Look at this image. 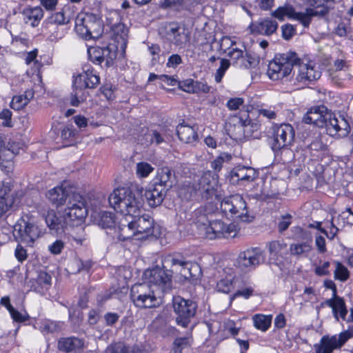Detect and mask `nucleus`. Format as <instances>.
Here are the masks:
<instances>
[{"label":"nucleus","mask_w":353,"mask_h":353,"mask_svg":"<svg viewBox=\"0 0 353 353\" xmlns=\"http://www.w3.org/2000/svg\"><path fill=\"white\" fill-rule=\"evenodd\" d=\"M112 208L123 215L119 222L118 239L122 241L138 236V239L160 235L159 228L147 214H141L143 201L142 188L131 185L117 188L109 196Z\"/></svg>","instance_id":"obj_1"},{"label":"nucleus","mask_w":353,"mask_h":353,"mask_svg":"<svg viewBox=\"0 0 353 353\" xmlns=\"http://www.w3.org/2000/svg\"><path fill=\"white\" fill-rule=\"evenodd\" d=\"M88 208L85 201L81 195H74L63 211L61 216H57L53 212H48L46 223L52 233L61 234L68 226L73 227L85 218Z\"/></svg>","instance_id":"obj_2"},{"label":"nucleus","mask_w":353,"mask_h":353,"mask_svg":"<svg viewBox=\"0 0 353 353\" xmlns=\"http://www.w3.org/2000/svg\"><path fill=\"white\" fill-rule=\"evenodd\" d=\"M301 61L298 54L294 51L275 54L269 62L267 75L272 81L289 82L294 74L293 68Z\"/></svg>","instance_id":"obj_3"},{"label":"nucleus","mask_w":353,"mask_h":353,"mask_svg":"<svg viewBox=\"0 0 353 353\" xmlns=\"http://www.w3.org/2000/svg\"><path fill=\"white\" fill-rule=\"evenodd\" d=\"M77 33L85 40L98 39L103 32L100 17L90 13L79 14L75 20Z\"/></svg>","instance_id":"obj_4"},{"label":"nucleus","mask_w":353,"mask_h":353,"mask_svg":"<svg viewBox=\"0 0 353 353\" xmlns=\"http://www.w3.org/2000/svg\"><path fill=\"white\" fill-rule=\"evenodd\" d=\"M130 296L134 305L140 308L156 307L161 303V294L146 282L133 285Z\"/></svg>","instance_id":"obj_5"},{"label":"nucleus","mask_w":353,"mask_h":353,"mask_svg":"<svg viewBox=\"0 0 353 353\" xmlns=\"http://www.w3.org/2000/svg\"><path fill=\"white\" fill-rule=\"evenodd\" d=\"M221 210L226 216H230L238 221L250 223L254 216L249 212L247 204L240 194L225 197L221 202Z\"/></svg>","instance_id":"obj_6"},{"label":"nucleus","mask_w":353,"mask_h":353,"mask_svg":"<svg viewBox=\"0 0 353 353\" xmlns=\"http://www.w3.org/2000/svg\"><path fill=\"white\" fill-rule=\"evenodd\" d=\"M41 231L33 219L28 215L22 216L13 226V235L17 241L32 246Z\"/></svg>","instance_id":"obj_7"},{"label":"nucleus","mask_w":353,"mask_h":353,"mask_svg":"<svg viewBox=\"0 0 353 353\" xmlns=\"http://www.w3.org/2000/svg\"><path fill=\"white\" fill-rule=\"evenodd\" d=\"M156 266L152 269L146 270L143 277L145 282L152 285L159 294L170 291L172 287V273L165 268Z\"/></svg>","instance_id":"obj_8"},{"label":"nucleus","mask_w":353,"mask_h":353,"mask_svg":"<svg viewBox=\"0 0 353 353\" xmlns=\"http://www.w3.org/2000/svg\"><path fill=\"white\" fill-rule=\"evenodd\" d=\"M172 307L176 324L183 327H188L196 316L198 304L192 299L176 296L172 299Z\"/></svg>","instance_id":"obj_9"},{"label":"nucleus","mask_w":353,"mask_h":353,"mask_svg":"<svg viewBox=\"0 0 353 353\" xmlns=\"http://www.w3.org/2000/svg\"><path fill=\"white\" fill-rule=\"evenodd\" d=\"M294 128L288 123H282L280 125L272 126V139L271 148L274 152L285 149L291 145L294 139Z\"/></svg>","instance_id":"obj_10"},{"label":"nucleus","mask_w":353,"mask_h":353,"mask_svg":"<svg viewBox=\"0 0 353 353\" xmlns=\"http://www.w3.org/2000/svg\"><path fill=\"white\" fill-rule=\"evenodd\" d=\"M265 261L263 251L258 247L249 248L239 253L236 259V266L242 271L250 272Z\"/></svg>","instance_id":"obj_11"},{"label":"nucleus","mask_w":353,"mask_h":353,"mask_svg":"<svg viewBox=\"0 0 353 353\" xmlns=\"http://www.w3.org/2000/svg\"><path fill=\"white\" fill-rule=\"evenodd\" d=\"M352 337L348 332H343L339 335H325L321 337L319 343L314 345L316 353H332L336 349H340Z\"/></svg>","instance_id":"obj_12"},{"label":"nucleus","mask_w":353,"mask_h":353,"mask_svg":"<svg viewBox=\"0 0 353 353\" xmlns=\"http://www.w3.org/2000/svg\"><path fill=\"white\" fill-rule=\"evenodd\" d=\"M238 232L236 225L230 223L225 224L219 219H213L210 227L203 235L206 239L213 240L221 238H234Z\"/></svg>","instance_id":"obj_13"},{"label":"nucleus","mask_w":353,"mask_h":353,"mask_svg":"<svg viewBox=\"0 0 353 353\" xmlns=\"http://www.w3.org/2000/svg\"><path fill=\"white\" fill-rule=\"evenodd\" d=\"M326 132L331 137L343 138L348 135L350 132L349 123L343 117L336 118L334 115L329 113L325 123L323 124Z\"/></svg>","instance_id":"obj_14"},{"label":"nucleus","mask_w":353,"mask_h":353,"mask_svg":"<svg viewBox=\"0 0 353 353\" xmlns=\"http://www.w3.org/2000/svg\"><path fill=\"white\" fill-rule=\"evenodd\" d=\"M73 86L80 89H94L100 83V77L90 66L85 65L82 72L73 76Z\"/></svg>","instance_id":"obj_15"},{"label":"nucleus","mask_w":353,"mask_h":353,"mask_svg":"<svg viewBox=\"0 0 353 353\" xmlns=\"http://www.w3.org/2000/svg\"><path fill=\"white\" fill-rule=\"evenodd\" d=\"M271 17L279 21L285 19L299 21L305 28L308 27V18L303 12H296L294 8L290 3H285L279 6L271 12Z\"/></svg>","instance_id":"obj_16"},{"label":"nucleus","mask_w":353,"mask_h":353,"mask_svg":"<svg viewBox=\"0 0 353 353\" xmlns=\"http://www.w3.org/2000/svg\"><path fill=\"white\" fill-rule=\"evenodd\" d=\"M163 264L165 268L179 267L181 268L179 273L185 279L195 276L193 271H196L199 269L196 263H192L182 258L178 259L172 255L166 256L163 259Z\"/></svg>","instance_id":"obj_17"},{"label":"nucleus","mask_w":353,"mask_h":353,"mask_svg":"<svg viewBox=\"0 0 353 353\" xmlns=\"http://www.w3.org/2000/svg\"><path fill=\"white\" fill-rule=\"evenodd\" d=\"M218 181L210 171L205 172L199 179V191L206 200L217 197Z\"/></svg>","instance_id":"obj_18"},{"label":"nucleus","mask_w":353,"mask_h":353,"mask_svg":"<svg viewBox=\"0 0 353 353\" xmlns=\"http://www.w3.org/2000/svg\"><path fill=\"white\" fill-rule=\"evenodd\" d=\"M214 212L211 206L205 205L196 209L193 212V218L199 233L203 236L205 230L210 227L213 221Z\"/></svg>","instance_id":"obj_19"},{"label":"nucleus","mask_w":353,"mask_h":353,"mask_svg":"<svg viewBox=\"0 0 353 353\" xmlns=\"http://www.w3.org/2000/svg\"><path fill=\"white\" fill-rule=\"evenodd\" d=\"M248 28L252 34L270 37L276 32L279 23L272 18L265 17L252 22Z\"/></svg>","instance_id":"obj_20"},{"label":"nucleus","mask_w":353,"mask_h":353,"mask_svg":"<svg viewBox=\"0 0 353 353\" xmlns=\"http://www.w3.org/2000/svg\"><path fill=\"white\" fill-rule=\"evenodd\" d=\"M295 67L298 68V72L294 79V84L296 83L307 84L321 77V72L319 70L315 69L314 65L312 63H303L301 61Z\"/></svg>","instance_id":"obj_21"},{"label":"nucleus","mask_w":353,"mask_h":353,"mask_svg":"<svg viewBox=\"0 0 353 353\" xmlns=\"http://www.w3.org/2000/svg\"><path fill=\"white\" fill-rule=\"evenodd\" d=\"M74 195H80L78 193L71 192V191L63 186H57L48 192L47 196L49 201L55 206L59 207L63 204L68 203Z\"/></svg>","instance_id":"obj_22"},{"label":"nucleus","mask_w":353,"mask_h":353,"mask_svg":"<svg viewBox=\"0 0 353 353\" xmlns=\"http://www.w3.org/2000/svg\"><path fill=\"white\" fill-rule=\"evenodd\" d=\"M175 182L174 172L167 166L159 168L156 176L152 181L157 186H161L162 189L167 192L174 185Z\"/></svg>","instance_id":"obj_23"},{"label":"nucleus","mask_w":353,"mask_h":353,"mask_svg":"<svg viewBox=\"0 0 353 353\" xmlns=\"http://www.w3.org/2000/svg\"><path fill=\"white\" fill-rule=\"evenodd\" d=\"M9 148H6L0 140V168L2 170L9 172L12 169V159L14 154H17L21 148L20 143L15 145L14 143L9 142Z\"/></svg>","instance_id":"obj_24"},{"label":"nucleus","mask_w":353,"mask_h":353,"mask_svg":"<svg viewBox=\"0 0 353 353\" xmlns=\"http://www.w3.org/2000/svg\"><path fill=\"white\" fill-rule=\"evenodd\" d=\"M327 108L323 106H314L311 108L303 117V122L307 124H313L318 128H323L329 113H325Z\"/></svg>","instance_id":"obj_25"},{"label":"nucleus","mask_w":353,"mask_h":353,"mask_svg":"<svg viewBox=\"0 0 353 353\" xmlns=\"http://www.w3.org/2000/svg\"><path fill=\"white\" fill-rule=\"evenodd\" d=\"M258 176L257 171L250 166L237 165L231 171L230 180L235 182H252Z\"/></svg>","instance_id":"obj_26"},{"label":"nucleus","mask_w":353,"mask_h":353,"mask_svg":"<svg viewBox=\"0 0 353 353\" xmlns=\"http://www.w3.org/2000/svg\"><path fill=\"white\" fill-rule=\"evenodd\" d=\"M83 348L84 342L78 337H63L58 341V349L66 353H81Z\"/></svg>","instance_id":"obj_27"},{"label":"nucleus","mask_w":353,"mask_h":353,"mask_svg":"<svg viewBox=\"0 0 353 353\" xmlns=\"http://www.w3.org/2000/svg\"><path fill=\"white\" fill-rule=\"evenodd\" d=\"M322 305L332 308L333 316L337 321H339V318L345 320L347 310L343 298L336 295L326 299Z\"/></svg>","instance_id":"obj_28"},{"label":"nucleus","mask_w":353,"mask_h":353,"mask_svg":"<svg viewBox=\"0 0 353 353\" xmlns=\"http://www.w3.org/2000/svg\"><path fill=\"white\" fill-rule=\"evenodd\" d=\"M167 192L162 189L161 186H157L151 183L145 191L144 196L148 203L152 207H157L161 204L165 199Z\"/></svg>","instance_id":"obj_29"},{"label":"nucleus","mask_w":353,"mask_h":353,"mask_svg":"<svg viewBox=\"0 0 353 353\" xmlns=\"http://www.w3.org/2000/svg\"><path fill=\"white\" fill-rule=\"evenodd\" d=\"M234 121L238 125V128L243 129L244 134L248 136L260 128V124L251 119L248 112H243L239 116H235Z\"/></svg>","instance_id":"obj_30"},{"label":"nucleus","mask_w":353,"mask_h":353,"mask_svg":"<svg viewBox=\"0 0 353 353\" xmlns=\"http://www.w3.org/2000/svg\"><path fill=\"white\" fill-rule=\"evenodd\" d=\"M111 35L117 45L125 50L128 38V29L125 24L121 22L113 24L111 26Z\"/></svg>","instance_id":"obj_31"},{"label":"nucleus","mask_w":353,"mask_h":353,"mask_svg":"<svg viewBox=\"0 0 353 353\" xmlns=\"http://www.w3.org/2000/svg\"><path fill=\"white\" fill-rule=\"evenodd\" d=\"M178 86L181 90L189 93H208L210 89L205 83L192 79L178 81Z\"/></svg>","instance_id":"obj_32"},{"label":"nucleus","mask_w":353,"mask_h":353,"mask_svg":"<svg viewBox=\"0 0 353 353\" xmlns=\"http://www.w3.org/2000/svg\"><path fill=\"white\" fill-rule=\"evenodd\" d=\"M21 14L25 23L32 27L37 26L43 17V11L39 6L25 8Z\"/></svg>","instance_id":"obj_33"},{"label":"nucleus","mask_w":353,"mask_h":353,"mask_svg":"<svg viewBox=\"0 0 353 353\" xmlns=\"http://www.w3.org/2000/svg\"><path fill=\"white\" fill-rule=\"evenodd\" d=\"M305 141L310 142L307 147L312 155H315L313 152H325L327 149V145L322 141L321 133L317 130H315L310 137L305 138Z\"/></svg>","instance_id":"obj_34"},{"label":"nucleus","mask_w":353,"mask_h":353,"mask_svg":"<svg viewBox=\"0 0 353 353\" xmlns=\"http://www.w3.org/2000/svg\"><path fill=\"white\" fill-rule=\"evenodd\" d=\"M176 134L179 140L185 143H192L198 138L196 130L188 125H179L176 128Z\"/></svg>","instance_id":"obj_35"},{"label":"nucleus","mask_w":353,"mask_h":353,"mask_svg":"<svg viewBox=\"0 0 353 353\" xmlns=\"http://www.w3.org/2000/svg\"><path fill=\"white\" fill-rule=\"evenodd\" d=\"M268 248L270 259L275 261L283 259L288 253L287 244L283 241H273L270 242Z\"/></svg>","instance_id":"obj_36"},{"label":"nucleus","mask_w":353,"mask_h":353,"mask_svg":"<svg viewBox=\"0 0 353 353\" xmlns=\"http://www.w3.org/2000/svg\"><path fill=\"white\" fill-rule=\"evenodd\" d=\"M70 5L68 4L63 7L61 11L52 14L50 18L49 21L51 23L63 25L68 23L72 18V14L69 12Z\"/></svg>","instance_id":"obj_37"},{"label":"nucleus","mask_w":353,"mask_h":353,"mask_svg":"<svg viewBox=\"0 0 353 353\" xmlns=\"http://www.w3.org/2000/svg\"><path fill=\"white\" fill-rule=\"evenodd\" d=\"M97 225L102 228H112L115 225L116 216L110 212H101L96 218Z\"/></svg>","instance_id":"obj_38"},{"label":"nucleus","mask_w":353,"mask_h":353,"mask_svg":"<svg viewBox=\"0 0 353 353\" xmlns=\"http://www.w3.org/2000/svg\"><path fill=\"white\" fill-rule=\"evenodd\" d=\"M120 46L114 44H109L105 47L101 48V53L103 55V61H105L107 67L112 65L113 61L117 57V50Z\"/></svg>","instance_id":"obj_39"},{"label":"nucleus","mask_w":353,"mask_h":353,"mask_svg":"<svg viewBox=\"0 0 353 353\" xmlns=\"http://www.w3.org/2000/svg\"><path fill=\"white\" fill-rule=\"evenodd\" d=\"M161 7L163 9L173 8L178 12L190 10L187 0H163L161 3Z\"/></svg>","instance_id":"obj_40"},{"label":"nucleus","mask_w":353,"mask_h":353,"mask_svg":"<svg viewBox=\"0 0 353 353\" xmlns=\"http://www.w3.org/2000/svg\"><path fill=\"white\" fill-rule=\"evenodd\" d=\"M252 320L256 329L265 332L271 325L272 316L258 314L252 316Z\"/></svg>","instance_id":"obj_41"},{"label":"nucleus","mask_w":353,"mask_h":353,"mask_svg":"<svg viewBox=\"0 0 353 353\" xmlns=\"http://www.w3.org/2000/svg\"><path fill=\"white\" fill-rule=\"evenodd\" d=\"M239 59L235 65L240 68L248 69L254 68L258 63L256 58L248 52H244Z\"/></svg>","instance_id":"obj_42"},{"label":"nucleus","mask_w":353,"mask_h":353,"mask_svg":"<svg viewBox=\"0 0 353 353\" xmlns=\"http://www.w3.org/2000/svg\"><path fill=\"white\" fill-rule=\"evenodd\" d=\"M190 336L176 338L174 341L171 353H186L184 352L190 346Z\"/></svg>","instance_id":"obj_43"},{"label":"nucleus","mask_w":353,"mask_h":353,"mask_svg":"<svg viewBox=\"0 0 353 353\" xmlns=\"http://www.w3.org/2000/svg\"><path fill=\"white\" fill-rule=\"evenodd\" d=\"M312 250V246L307 242L293 243L290 245V251L294 256H306Z\"/></svg>","instance_id":"obj_44"},{"label":"nucleus","mask_w":353,"mask_h":353,"mask_svg":"<svg viewBox=\"0 0 353 353\" xmlns=\"http://www.w3.org/2000/svg\"><path fill=\"white\" fill-rule=\"evenodd\" d=\"M304 16L308 19V26H310L312 17L314 16H325L328 13V8L322 5L321 2L319 3V7H314L313 8H307L305 12H303Z\"/></svg>","instance_id":"obj_45"},{"label":"nucleus","mask_w":353,"mask_h":353,"mask_svg":"<svg viewBox=\"0 0 353 353\" xmlns=\"http://www.w3.org/2000/svg\"><path fill=\"white\" fill-rule=\"evenodd\" d=\"M86 99L84 90L74 88L72 85V91L70 96V103L71 105L77 107L80 103Z\"/></svg>","instance_id":"obj_46"},{"label":"nucleus","mask_w":353,"mask_h":353,"mask_svg":"<svg viewBox=\"0 0 353 353\" xmlns=\"http://www.w3.org/2000/svg\"><path fill=\"white\" fill-rule=\"evenodd\" d=\"M232 155L228 152H221L213 161L211 162V168L214 172H219L223 168V164L229 162L232 159Z\"/></svg>","instance_id":"obj_47"},{"label":"nucleus","mask_w":353,"mask_h":353,"mask_svg":"<svg viewBox=\"0 0 353 353\" xmlns=\"http://www.w3.org/2000/svg\"><path fill=\"white\" fill-rule=\"evenodd\" d=\"M154 168L148 162L141 161L136 165V174L139 178H146Z\"/></svg>","instance_id":"obj_48"},{"label":"nucleus","mask_w":353,"mask_h":353,"mask_svg":"<svg viewBox=\"0 0 353 353\" xmlns=\"http://www.w3.org/2000/svg\"><path fill=\"white\" fill-rule=\"evenodd\" d=\"M168 139V137L166 133V130L164 128H161L160 130H152L150 134L151 143H154L157 145H159L163 143H165Z\"/></svg>","instance_id":"obj_49"},{"label":"nucleus","mask_w":353,"mask_h":353,"mask_svg":"<svg viewBox=\"0 0 353 353\" xmlns=\"http://www.w3.org/2000/svg\"><path fill=\"white\" fill-rule=\"evenodd\" d=\"M336 270H334V279L341 281H345L349 279L350 273L347 268L341 263L336 261Z\"/></svg>","instance_id":"obj_50"},{"label":"nucleus","mask_w":353,"mask_h":353,"mask_svg":"<svg viewBox=\"0 0 353 353\" xmlns=\"http://www.w3.org/2000/svg\"><path fill=\"white\" fill-rule=\"evenodd\" d=\"M90 60L97 65H101L103 61L101 47H95L88 50Z\"/></svg>","instance_id":"obj_51"},{"label":"nucleus","mask_w":353,"mask_h":353,"mask_svg":"<svg viewBox=\"0 0 353 353\" xmlns=\"http://www.w3.org/2000/svg\"><path fill=\"white\" fill-rule=\"evenodd\" d=\"M39 330L44 335H46L49 333H54L57 332L59 330V326L54 321L50 320H45L42 322Z\"/></svg>","instance_id":"obj_52"},{"label":"nucleus","mask_w":353,"mask_h":353,"mask_svg":"<svg viewBox=\"0 0 353 353\" xmlns=\"http://www.w3.org/2000/svg\"><path fill=\"white\" fill-rule=\"evenodd\" d=\"M230 63L228 59H221L220 67L216 70L214 79L216 82L220 83L226 72L229 68Z\"/></svg>","instance_id":"obj_53"},{"label":"nucleus","mask_w":353,"mask_h":353,"mask_svg":"<svg viewBox=\"0 0 353 353\" xmlns=\"http://www.w3.org/2000/svg\"><path fill=\"white\" fill-rule=\"evenodd\" d=\"M12 112L5 108L0 112V119L2 120L1 125L5 128H12L13 122L12 120Z\"/></svg>","instance_id":"obj_54"},{"label":"nucleus","mask_w":353,"mask_h":353,"mask_svg":"<svg viewBox=\"0 0 353 353\" xmlns=\"http://www.w3.org/2000/svg\"><path fill=\"white\" fill-rule=\"evenodd\" d=\"M196 194V189L190 185L182 186L179 191V195L183 199L190 200Z\"/></svg>","instance_id":"obj_55"},{"label":"nucleus","mask_w":353,"mask_h":353,"mask_svg":"<svg viewBox=\"0 0 353 353\" xmlns=\"http://www.w3.org/2000/svg\"><path fill=\"white\" fill-rule=\"evenodd\" d=\"M11 190L12 186L10 182L1 181L0 183V199H4L6 201L10 199L12 201L13 204L14 199L12 196L9 195Z\"/></svg>","instance_id":"obj_56"},{"label":"nucleus","mask_w":353,"mask_h":353,"mask_svg":"<svg viewBox=\"0 0 353 353\" xmlns=\"http://www.w3.org/2000/svg\"><path fill=\"white\" fill-rule=\"evenodd\" d=\"M28 104L26 99L23 98V95H15L12 97L10 103V107L16 110H20L23 109Z\"/></svg>","instance_id":"obj_57"},{"label":"nucleus","mask_w":353,"mask_h":353,"mask_svg":"<svg viewBox=\"0 0 353 353\" xmlns=\"http://www.w3.org/2000/svg\"><path fill=\"white\" fill-rule=\"evenodd\" d=\"M282 37L285 40L291 39L296 34V28L294 26L290 23H286L281 27Z\"/></svg>","instance_id":"obj_58"},{"label":"nucleus","mask_w":353,"mask_h":353,"mask_svg":"<svg viewBox=\"0 0 353 353\" xmlns=\"http://www.w3.org/2000/svg\"><path fill=\"white\" fill-rule=\"evenodd\" d=\"M51 275L46 272H40L37 279V283L45 288H48L51 285Z\"/></svg>","instance_id":"obj_59"},{"label":"nucleus","mask_w":353,"mask_h":353,"mask_svg":"<svg viewBox=\"0 0 353 353\" xmlns=\"http://www.w3.org/2000/svg\"><path fill=\"white\" fill-rule=\"evenodd\" d=\"M292 216L290 214H286L281 216V219L278 223V230L279 232H283L288 228L292 223Z\"/></svg>","instance_id":"obj_60"},{"label":"nucleus","mask_w":353,"mask_h":353,"mask_svg":"<svg viewBox=\"0 0 353 353\" xmlns=\"http://www.w3.org/2000/svg\"><path fill=\"white\" fill-rule=\"evenodd\" d=\"M9 312L12 319L18 323L25 322L30 318L29 315L26 312L23 314L21 313L14 308H11Z\"/></svg>","instance_id":"obj_61"},{"label":"nucleus","mask_w":353,"mask_h":353,"mask_svg":"<svg viewBox=\"0 0 353 353\" xmlns=\"http://www.w3.org/2000/svg\"><path fill=\"white\" fill-rule=\"evenodd\" d=\"M231 288L232 281L230 279H221L216 284V290L220 292L228 293Z\"/></svg>","instance_id":"obj_62"},{"label":"nucleus","mask_w":353,"mask_h":353,"mask_svg":"<svg viewBox=\"0 0 353 353\" xmlns=\"http://www.w3.org/2000/svg\"><path fill=\"white\" fill-rule=\"evenodd\" d=\"M65 243L61 240H56L54 243L49 245L48 250L53 254H59L64 248Z\"/></svg>","instance_id":"obj_63"},{"label":"nucleus","mask_w":353,"mask_h":353,"mask_svg":"<svg viewBox=\"0 0 353 353\" xmlns=\"http://www.w3.org/2000/svg\"><path fill=\"white\" fill-rule=\"evenodd\" d=\"M76 130L72 125H67L61 130V137L64 140H70L74 137Z\"/></svg>","instance_id":"obj_64"}]
</instances>
